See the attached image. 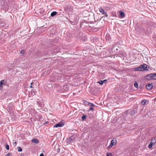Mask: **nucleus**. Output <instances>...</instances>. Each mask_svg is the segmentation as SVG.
<instances>
[{"instance_id":"7ed1b4c3","label":"nucleus","mask_w":156,"mask_h":156,"mask_svg":"<svg viewBox=\"0 0 156 156\" xmlns=\"http://www.w3.org/2000/svg\"><path fill=\"white\" fill-rule=\"evenodd\" d=\"M145 77L146 79L148 80H153L154 78L153 74L147 75L145 76Z\"/></svg>"},{"instance_id":"2eb2a0df","label":"nucleus","mask_w":156,"mask_h":156,"mask_svg":"<svg viewBox=\"0 0 156 156\" xmlns=\"http://www.w3.org/2000/svg\"><path fill=\"white\" fill-rule=\"evenodd\" d=\"M57 12L55 11H54L52 12L51 14V16L52 17H53L56 15Z\"/></svg>"},{"instance_id":"cd10ccee","label":"nucleus","mask_w":156,"mask_h":156,"mask_svg":"<svg viewBox=\"0 0 156 156\" xmlns=\"http://www.w3.org/2000/svg\"><path fill=\"white\" fill-rule=\"evenodd\" d=\"M24 53V51L23 50H21L20 51L21 54H22V55H23Z\"/></svg>"},{"instance_id":"393cba45","label":"nucleus","mask_w":156,"mask_h":156,"mask_svg":"<svg viewBox=\"0 0 156 156\" xmlns=\"http://www.w3.org/2000/svg\"><path fill=\"white\" fill-rule=\"evenodd\" d=\"M106 38L107 40H108V41H109L110 40V38H109V35H106Z\"/></svg>"},{"instance_id":"ea45409f","label":"nucleus","mask_w":156,"mask_h":156,"mask_svg":"<svg viewBox=\"0 0 156 156\" xmlns=\"http://www.w3.org/2000/svg\"><path fill=\"white\" fill-rule=\"evenodd\" d=\"M116 50H118V48H116Z\"/></svg>"},{"instance_id":"c03bdc74","label":"nucleus","mask_w":156,"mask_h":156,"mask_svg":"<svg viewBox=\"0 0 156 156\" xmlns=\"http://www.w3.org/2000/svg\"><path fill=\"white\" fill-rule=\"evenodd\" d=\"M113 47H114L113 46H112V48H113Z\"/></svg>"},{"instance_id":"b1692460","label":"nucleus","mask_w":156,"mask_h":156,"mask_svg":"<svg viewBox=\"0 0 156 156\" xmlns=\"http://www.w3.org/2000/svg\"><path fill=\"white\" fill-rule=\"evenodd\" d=\"M153 75L154 77L153 79L156 80V73H153Z\"/></svg>"},{"instance_id":"ddd939ff","label":"nucleus","mask_w":156,"mask_h":156,"mask_svg":"<svg viewBox=\"0 0 156 156\" xmlns=\"http://www.w3.org/2000/svg\"><path fill=\"white\" fill-rule=\"evenodd\" d=\"M136 113V111L135 110H133L130 112V114L131 116L134 115Z\"/></svg>"},{"instance_id":"aec40b11","label":"nucleus","mask_w":156,"mask_h":156,"mask_svg":"<svg viewBox=\"0 0 156 156\" xmlns=\"http://www.w3.org/2000/svg\"><path fill=\"white\" fill-rule=\"evenodd\" d=\"M5 147L6 149L7 150H9V145H8L7 143H6L5 144Z\"/></svg>"},{"instance_id":"f704fd0d","label":"nucleus","mask_w":156,"mask_h":156,"mask_svg":"<svg viewBox=\"0 0 156 156\" xmlns=\"http://www.w3.org/2000/svg\"><path fill=\"white\" fill-rule=\"evenodd\" d=\"M48 123V122H45V123H44V124H47V123Z\"/></svg>"},{"instance_id":"1a4fd4ad","label":"nucleus","mask_w":156,"mask_h":156,"mask_svg":"<svg viewBox=\"0 0 156 156\" xmlns=\"http://www.w3.org/2000/svg\"><path fill=\"white\" fill-rule=\"evenodd\" d=\"M141 69H142L141 68L140 66L135 68V70L136 71H142Z\"/></svg>"},{"instance_id":"a19ab883","label":"nucleus","mask_w":156,"mask_h":156,"mask_svg":"<svg viewBox=\"0 0 156 156\" xmlns=\"http://www.w3.org/2000/svg\"><path fill=\"white\" fill-rule=\"evenodd\" d=\"M21 156H23V155H22L21 154Z\"/></svg>"},{"instance_id":"bb28decb","label":"nucleus","mask_w":156,"mask_h":156,"mask_svg":"<svg viewBox=\"0 0 156 156\" xmlns=\"http://www.w3.org/2000/svg\"><path fill=\"white\" fill-rule=\"evenodd\" d=\"M102 81L103 82V83H106L107 82V80H102Z\"/></svg>"},{"instance_id":"7c9ffc66","label":"nucleus","mask_w":156,"mask_h":156,"mask_svg":"<svg viewBox=\"0 0 156 156\" xmlns=\"http://www.w3.org/2000/svg\"><path fill=\"white\" fill-rule=\"evenodd\" d=\"M94 108L92 107H91L89 109V110H94Z\"/></svg>"},{"instance_id":"423d86ee","label":"nucleus","mask_w":156,"mask_h":156,"mask_svg":"<svg viewBox=\"0 0 156 156\" xmlns=\"http://www.w3.org/2000/svg\"><path fill=\"white\" fill-rule=\"evenodd\" d=\"M153 87V84H148L146 86V88L148 90H151Z\"/></svg>"},{"instance_id":"0eeeda50","label":"nucleus","mask_w":156,"mask_h":156,"mask_svg":"<svg viewBox=\"0 0 156 156\" xmlns=\"http://www.w3.org/2000/svg\"><path fill=\"white\" fill-rule=\"evenodd\" d=\"M119 15L121 17L124 18L125 17V15L124 14V12L122 10L119 11Z\"/></svg>"},{"instance_id":"5701e85b","label":"nucleus","mask_w":156,"mask_h":156,"mask_svg":"<svg viewBox=\"0 0 156 156\" xmlns=\"http://www.w3.org/2000/svg\"><path fill=\"white\" fill-rule=\"evenodd\" d=\"M17 149L18 151L21 152L22 151V149L20 147H17Z\"/></svg>"},{"instance_id":"473e14b6","label":"nucleus","mask_w":156,"mask_h":156,"mask_svg":"<svg viewBox=\"0 0 156 156\" xmlns=\"http://www.w3.org/2000/svg\"><path fill=\"white\" fill-rule=\"evenodd\" d=\"M90 105H91L92 106H94V105L93 104L91 103V104H90Z\"/></svg>"},{"instance_id":"a878e982","label":"nucleus","mask_w":156,"mask_h":156,"mask_svg":"<svg viewBox=\"0 0 156 156\" xmlns=\"http://www.w3.org/2000/svg\"><path fill=\"white\" fill-rule=\"evenodd\" d=\"M107 156H113L111 153H107Z\"/></svg>"},{"instance_id":"9d476101","label":"nucleus","mask_w":156,"mask_h":156,"mask_svg":"<svg viewBox=\"0 0 156 156\" xmlns=\"http://www.w3.org/2000/svg\"><path fill=\"white\" fill-rule=\"evenodd\" d=\"M151 142L154 143V145H155L156 144V137H154L151 140Z\"/></svg>"},{"instance_id":"c756f323","label":"nucleus","mask_w":156,"mask_h":156,"mask_svg":"<svg viewBox=\"0 0 156 156\" xmlns=\"http://www.w3.org/2000/svg\"><path fill=\"white\" fill-rule=\"evenodd\" d=\"M60 151V148H58L56 150V151L58 153H59Z\"/></svg>"},{"instance_id":"f8f14e48","label":"nucleus","mask_w":156,"mask_h":156,"mask_svg":"<svg viewBox=\"0 0 156 156\" xmlns=\"http://www.w3.org/2000/svg\"><path fill=\"white\" fill-rule=\"evenodd\" d=\"M83 103L85 105H90V104H91V103L85 100L83 101Z\"/></svg>"},{"instance_id":"4c0bfd02","label":"nucleus","mask_w":156,"mask_h":156,"mask_svg":"<svg viewBox=\"0 0 156 156\" xmlns=\"http://www.w3.org/2000/svg\"><path fill=\"white\" fill-rule=\"evenodd\" d=\"M14 143V144H16V141H15Z\"/></svg>"},{"instance_id":"c9c22d12","label":"nucleus","mask_w":156,"mask_h":156,"mask_svg":"<svg viewBox=\"0 0 156 156\" xmlns=\"http://www.w3.org/2000/svg\"><path fill=\"white\" fill-rule=\"evenodd\" d=\"M74 22H72L71 23V24H72L73 25H74Z\"/></svg>"},{"instance_id":"37998d69","label":"nucleus","mask_w":156,"mask_h":156,"mask_svg":"<svg viewBox=\"0 0 156 156\" xmlns=\"http://www.w3.org/2000/svg\"><path fill=\"white\" fill-rule=\"evenodd\" d=\"M21 156H23V155H22L21 154Z\"/></svg>"},{"instance_id":"9b49d317","label":"nucleus","mask_w":156,"mask_h":156,"mask_svg":"<svg viewBox=\"0 0 156 156\" xmlns=\"http://www.w3.org/2000/svg\"><path fill=\"white\" fill-rule=\"evenodd\" d=\"M4 80H2L0 81V90H1L2 88V85L3 84Z\"/></svg>"},{"instance_id":"72a5a7b5","label":"nucleus","mask_w":156,"mask_h":156,"mask_svg":"<svg viewBox=\"0 0 156 156\" xmlns=\"http://www.w3.org/2000/svg\"><path fill=\"white\" fill-rule=\"evenodd\" d=\"M58 51H58V50L56 51H54V52H55V53H57L58 52Z\"/></svg>"},{"instance_id":"c85d7f7f","label":"nucleus","mask_w":156,"mask_h":156,"mask_svg":"<svg viewBox=\"0 0 156 156\" xmlns=\"http://www.w3.org/2000/svg\"><path fill=\"white\" fill-rule=\"evenodd\" d=\"M6 155L8 156H12V154L11 153H8Z\"/></svg>"},{"instance_id":"f257e3e1","label":"nucleus","mask_w":156,"mask_h":156,"mask_svg":"<svg viewBox=\"0 0 156 156\" xmlns=\"http://www.w3.org/2000/svg\"><path fill=\"white\" fill-rule=\"evenodd\" d=\"M117 143V140L116 138H114L111 141V143L109 145L108 147V149H110L112 147L115 145Z\"/></svg>"},{"instance_id":"a211bd4d","label":"nucleus","mask_w":156,"mask_h":156,"mask_svg":"<svg viewBox=\"0 0 156 156\" xmlns=\"http://www.w3.org/2000/svg\"><path fill=\"white\" fill-rule=\"evenodd\" d=\"M32 142L37 143L39 141L37 139H33L32 140Z\"/></svg>"},{"instance_id":"4468645a","label":"nucleus","mask_w":156,"mask_h":156,"mask_svg":"<svg viewBox=\"0 0 156 156\" xmlns=\"http://www.w3.org/2000/svg\"><path fill=\"white\" fill-rule=\"evenodd\" d=\"M87 118V115L84 114H83L81 117V119L82 121H84Z\"/></svg>"},{"instance_id":"6ab92c4d","label":"nucleus","mask_w":156,"mask_h":156,"mask_svg":"<svg viewBox=\"0 0 156 156\" xmlns=\"http://www.w3.org/2000/svg\"><path fill=\"white\" fill-rule=\"evenodd\" d=\"M146 102L147 101L146 100H144L142 101L141 102V104L142 105H144L146 104Z\"/></svg>"},{"instance_id":"dca6fc26","label":"nucleus","mask_w":156,"mask_h":156,"mask_svg":"<svg viewBox=\"0 0 156 156\" xmlns=\"http://www.w3.org/2000/svg\"><path fill=\"white\" fill-rule=\"evenodd\" d=\"M153 145H154V143H152V142H151L150 143V144H149V145L148 146V147L149 148H150L152 147V146Z\"/></svg>"},{"instance_id":"58836bf2","label":"nucleus","mask_w":156,"mask_h":156,"mask_svg":"<svg viewBox=\"0 0 156 156\" xmlns=\"http://www.w3.org/2000/svg\"><path fill=\"white\" fill-rule=\"evenodd\" d=\"M33 83H31V85Z\"/></svg>"},{"instance_id":"e433bc0d","label":"nucleus","mask_w":156,"mask_h":156,"mask_svg":"<svg viewBox=\"0 0 156 156\" xmlns=\"http://www.w3.org/2000/svg\"><path fill=\"white\" fill-rule=\"evenodd\" d=\"M30 87V88H33V87L32 86H31V85Z\"/></svg>"},{"instance_id":"f3484780","label":"nucleus","mask_w":156,"mask_h":156,"mask_svg":"<svg viewBox=\"0 0 156 156\" xmlns=\"http://www.w3.org/2000/svg\"><path fill=\"white\" fill-rule=\"evenodd\" d=\"M37 103L38 104V106L40 107H42L43 106V105L39 101H37Z\"/></svg>"},{"instance_id":"f03ea898","label":"nucleus","mask_w":156,"mask_h":156,"mask_svg":"<svg viewBox=\"0 0 156 156\" xmlns=\"http://www.w3.org/2000/svg\"><path fill=\"white\" fill-rule=\"evenodd\" d=\"M99 10L100 12L102 14L105 15V17L106 18L108 17V15L107 14V12H106L103 8H100L99 9Z\"/></svg>"},{"instance_id":"79ce46f5","label":"nucleus","mask_w":156,"mask_h":156,"mask_svg":"<svg viewBox=\"0 0 156 156\" xmlns=\"http://www.w3.org/2000/svg\"><path fill=\"white\" fill-rule=\"evenodd\" d=\"M21 156H23V155H22L21 154Z\"/></svg>"},{"instance_id":"412c9836","label":"nucleus","mask_w":156,"mask_h":156,"mask_svg":"<svg viewBox=\"0 0 156 156\" xmlns=\"http://www.w3.org/2000/svg\"><path fill=\"white\" fill-rule=\"evenodd\" d=\"M134 86L136 88H138V85L136 82L134 83Z\"/></svg>"},{"instance_id":"6e6552de","label":"nucleus","mask_w":156,"mask_h":156,"mask_svg":"<svg viewBox=\"0 0 156 156\" xmlns=\"http://www.w3.org/2000/svg\"><path fill=\"white\" fill-rule=\"evenodd\" d=\"M73 141V139L72 137H70L67 138L66 140V142L67 143H69Z\"/></svg>"},{"instance_id":"39448f33","label":"nucleus","mask_w":156,"mask_h":156,"mask_svg":"<svg viewBox=\"0 0 156 156\" xmlns=\"http://www.w3.org/2000/svg\"><path fill=\"white\" fill-rule=\"evenodd\" d=\"M64 125V123L62 122H60L54 125V127H61L63 126Z\"/></svg>"},{"instance_id":"4be33fe9","label":"nucleus","mask_w":156,"mask_h":156,"mask_svg":"<svg viewBox=\"0 0 156 156\" xmlns=\"http://www.w3.org/2000/svg\"><path fill=\"white\" fill-rule=\"evenodd\" d=\"M98 83H99L101 85H102L103 84V82L102 81V80H99Z\"/></svg>"},{"instance_id":"20e7f679","label":"nucleus","mask_w":156,"mask_h":156,"mask_svg":"<svg viewBox=\"0 0 156 156\" xmlns=\"http://www.w3.org/2000/svg\"><path fill=\"white\" fill-rule=\"evenodd\" d=\"M140 66L141 68L142 69H141L142 71L145 70H148L147 66L146 64H144L143 65H141Z\"/></svg>"},{"instance_id":"2f4dec72","label":"nucleus","mask_w":156,"mask_h":156,"mask_svg":"<svg viewBox=\"0 0 156 156\" xmlns=\"http://www.w3.org/2000/svg\"><path fill=\"white\" fill-rule=\"evenodd\" d=\"M39 156H44L43 154V153H41L40 154V155Z\"/></svg>"}]
</instances>
